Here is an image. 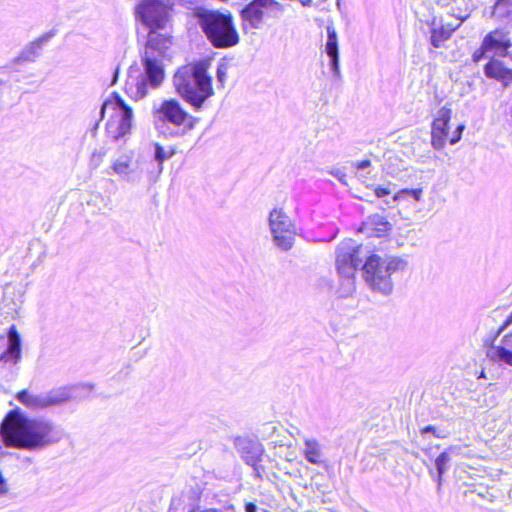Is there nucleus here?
Listing matches in <instances>:
<instances>
[{
  "mask_svg": "<svg viewBox=\"0 0 512 512\" xmlns=\"http://www.w3.org/2000/svg\"><path fill=\"white\" fill-rule=\"evenodd\" d=\"M173 0H139L134 8L135 19L149 29L142 55L144 73L130 71L125 90L129 97L141 100L164 79L162 60L172 45L169 35L160 33L173 20Z\"/></svg>",
  "mask_w": 512,
  "mask_h": 512,
  "instance_id": "f257e3e1",
  "label": "nucleus"
},
{
  "mask_svg": "<svg viewBox=\"0 0 512 512\" xmlns=\"http://www.w3.org/2000/svg\"><path fill=\"white\" fill-rule=\"evenodd\" d=\"M63 429L44 416H30L20 408L10 410L0 423V438L7 448L41 451L58 444Z\"/></svg>",
  "mask_w": 512,
  "mask_h": 512,
  "instance_id": "f03ea898",
  "label": "nucleus"
},
{
  "mask_svg": "<svg viewBox=\"0 0 512 512\" xmlns=\"http://www.w3.org/2000/svg\"><path fill=\"white\" fill-rule=\"evenodd\" d=\"M209 60H200L180 67L173 83L177 93L196 110L213 95L212 78L208 75Z\"/></svg>",
  "mask_w": 512,
  "mask_h": 512,
  "instance_id": "7ed1b4c3",
  "label": "nucleus"
},
{
  "mask_svg": "<svg viewBox=\"0 0 512 512\" xmlns=\"http://www.w3.org/2000/svg\"><path fill=\"white\" fill-rule=\"evenodd\" d=\"M407 266L408 261L404 257L372 254L362 265V276L374 293L388 296L394 289L393 274L404 272Z\"/></svg>",
  "mask_w": 512,
  "mask_h": 512,
  "instance_id": "20e7f679",
  "label": "nucleus"
},
{
  "mask_svg": "<svg viewBox=\"0 0 512 512\" xmlns=\"http://www.w3.org/2000/svg\"><path fill=\"white\" fill-rule=\"evenodd\" d=\"M198 23L208 40L217 48H227L239 42L231 15L199 8L195 12Z\"/></svg>",
  "mask_w": 512,
  "mask_h": 512,
  "instance_id": "39448f33",
  "label": "nucleus"
},
{
  "mask_svg": "<svg viewBox=\"0 0 512 512\" xmlns=\"http://www.w3.org/2000/svg\"><path fill=\"white\" fill-rule=\"evenodd\" d=\"M154 117L157 129L163 135L173 138L187 135L198 122V119L186 112L175 99L163 101L155 111Z\"/></svg>",
  "mask_w": 512,
  "mask_h": 512,
  "instance_id": "423d86ee",
  "label": "nucleus"
},
{
  "mask_svg": "<svg viewBox=\"0 0 512 512\" xmlns=\"http://www.w3.org/2000/svg\"><path fill=\"white\" fill-rule=\"evenodd\" d=\"M361 249V245L351 239L341 242L337 248L336 265L340 276L338 293L342 297H349L356 290L355 271L362 263L359 257Z\"/></svg>",
  "mask_w": 512,
  "mask_h": 512,
  "instance_id": "0eeeda50",
  "label": "nucleus"
},
{
  "mask_svg": "<svg viewBox=\"0 0 512 512\" xmlns=\"http://www.w3.org/2000/svg\"><path fill=\"white\" fill-rule=\"evenodd\" d=\"M106 113L109 114L106 131L111 139L118 141L130 134L133 126V111L119 95L113 94L102 104L101 118Z\"/></svg>",
  "mask_w": 512,
  "mask_h": 512,
  "instance_id": "6e6552de",
  "label": "nucleus"
},
{
  "mask_svg": "<svg viewBox=\"0 0 512 512\" xmlns=\"http://www.w3.org/2000/svg\"><path fill=\"white\" fill-rule=\"evenodd\" d=\"M285 5L276 0H252L242 11L244 29H262L269 19H280Z\"/></svg>",
  "mask_w": 512,
  "mask_h": 512,
  "instance_id": "1a4fd4ad",
  "label": "nucleus"
},
{
  "mask_svg": "<svg viewBox=\"0 0 512 512\" xmlns=\"http://www.w3.org/2000/svg\"><path fill=\"white\" fill-rule=\"evenodd\" d=\"M274 245L282 251L290 250L295 241L296 226L281 208H274L268 217Z\"/></svg>",
  "mask_w": 512,
  "mask_h": 512,
  "instance_id": "9d476101",
  "label": "nucleus"
},
{
  "mask_svg": "<svg viewBox=\"0 0 512 512\" xmlns=\"http://www.w3.org/2000/svg\"><path fill=\"white\" fill-rule=\"evenodd\" d=\"M146 160L143 157L134 158L132 151L119 155L111 165L114 174L128 183L137 184L146 177Z\"/></svg>",
  "mask_w": 512,
  "mask_h": 512,
  "instance_id": "9b49d317",
  "label": "nucleus"
},
{
  "mask_svg": "<svg viewBox=\"0 0 512 512\" xmlns=\"http://www.w3.org/2000/svg\"><path fill=\"white\" fill-rule=\"evenodd\" d=\"M16 399L30 410H42L66 402L69 399V394L65 390L40 394L22 390L17 393Z\"/></svg>",
  "mask_w": 512,
  "mask_h": 512,
  "instance_id": "f8f14e48",
  "label": "nucleus"
},
{
  "mask_svg": "<svg viewBox=\"0 0 512 512\" xmlns=\"http://www.w3.org/2000/svg\"><path fill=\"white\" fill-rule=\"evenodd\" d=\"M234 445L244 462L252 466L256 474L259 475L260 471L263 470L262 467L258 466L264 452L262 444L248 437H237Z\"/></svg>",
  "mask_w": 512,
  "mask_h": 512,
  "instance_id": "ddd939ff",
  "label": "nucleus"
},
{
  "mask_svg": "<svg viewBox=\"0 0 512 512\" xmlns=\"http://www.w3.org/2000/svg\"><path fill=\"white\" fill-rule=\"evenodd\" d=\"M451 115L450 108L442 107L438 110L437 116L432 122L431 145L436 150H442L446 145Z\"/></svg>",
  "mask_w": 512,
  "mask_h": 512,
  "instance_id": "4468645a",
  "label": "nucleus"
},
{
  "mask_svg": "<svg viewBox=\"0 0 512 512\" xmlns=\"http://www.w3.org/2000/svg\"><path fill=\"white\" fill-rule=\"evenodd\" d=\"M174 155V151L166 150L159 143L153 144V154L151 159H145L146 178L149 182H156L163 172V163Z\"/></svg>",
  "mask_w": 512,
  "mask_h": 512,
  "instance_id": "2eb2a0df",
  "label": "nucleus"
},
{
  "mask_svg": "<svg viewBox=\"0 0 512 512\" xmlns=\"http://www.w3.org/2000/svg\"><path fill=\"white\" fill-rule=\"evenodd\" d=\"M512 46L508 33L496 29L488 33L482 43L481 49L483 53L493 52L494 54L505 57L508 49Z\"/></svg>",
  "mask_w": 512,
  "mask_h": 512,
  "instance_id": "dca6fc26",
  "label": "nucleus"
},
{
  "mask_svg": "<svg viewBox=\"0 0 512 512\" xmlns=\"http://www.w3.org/2000/svg\"><path fill=\"white\" fill-rule=\"evenodd\" d=\"M487 357L499 366L512 367V333L502 337L498 344H493L487 351Z\"/></svg>",
  "mask_w": 512,
  "mask_h": 512,
  "instance_id": "f3484780",
  "label": "nucleus"
},
{
  "mask_svg": "<svg viewBox=\"0 0 512 512\" xmlns=\"http://www.w3.org/2000/svg\"><path fill=\"white\" fill-rule=\"evenodd\" d=\"M22 340L16 326L12 325L7 333V348L0 355V361L17 364L21 360Z\"/></svg>",
  "mask_w": 512,
  "mask_h": 512,
  "instance_id": "a211bd4d",
  "label": "nucleus"
},
{
  "mask_svg": "<svg viewBox=\"0 0 512 512\" xmlns=\"http://www.w3.org/2000/svg\"><path fill=\"white\" fill-rule=\"evenodd\" d=\"M327 41L325 45V52L330 58V69L333 76L337 79L341 78L340 60H339V46L338 36L335 28L332 25L326 27Z\"/></svg>",
  "mask_w": 512,
  "mask_h": 512,
  "instance_id": "6ab92c4d",
  "label": "nucleus"
},
{
  "mask_svg": "<svg viewBox=\"0 0 512 512\" xmlns=\"http://www.w3.org/2000/svg\"><path fill=\"white\" fill-rule=\"evenodd\" d=\"M55 34L56 32L51 30L30 43L23 49L20 55L13 60V65L35 61L36 58L39 57L43 45L48 43Z\"/></svg>",
  "mask_w": 512,
  "mask_h": 512,
  "instance_id": "aec40b11",
  "label": "nucleus"
},
{
  "mask_svg": "<svg viewBox=\"0 0 512 512\" xmlns=\"http://www.w3.org/2000/svg\"><path fill=\"white\" fill-rule=\"evenodd\" d=\"M301 452L310 464L321 466L326 463L323 445L314 437H305L303 439Z\"/></svg>",
  "mask_w": 512,
  "mask_h": 512,
  "instance_id": "412c9836",
  "label": "nucleus"
},
{
  "mask_svg": "<svg viewBox=\"0 0 512 512\" xmlns=\"http://www.w3.org/2000/svg\"><path fill=\"white\" fill-rule=\"evenodd\" d=\"M390 230V224L381 215H373L365 221L361 227V231L368 237H381Z\"/></svg>",
  "mask_w": 512,
  "mask_h": 512,
  "instance_id": "4be33fe9",
  "label": "nucleus"
},
{
  "mask_svg": "<svg viewBox=\"0 0 512 512\" xmlns=\"http://www.w3.org/2000/svg\"><path fill=\"white\" fill-rule=\"evenodd\" d=\"M484 73L488 78L498 80L505 85L512 82V69L505 67L502 61L496 59L485 65Z\"/></svg>",
  "mask_w": 512,
  "mask_h": 512,
  "instance_id": "5701e85b",
  "label": "nucleus"
},
{
  "mask_svg": "<svg viewBox=\"0 0 512 512\" xmlns=\"http://www.w3.org/2000/svg\"><path fill=\"white\" fill-rule=\"evenodd\" d=\"M458 450L457 447L451 446L447 451L442 452L435 460V466L437 469V482L438 485H441L442 476L445 472L448 471L450 466L451 457L450 454L456 452Z\"/></svg>",
  "mask_w": 512,
  "mask_h": 512,
  "instance_id": "b1692460",
  "label": "nucleus"
},
{
  "mask_svg": "<svg viewBox=\"0 0 512 512\" xmlns=\"http://www.w3.org/2000/svg\"><path fill=\"white\" fill-rule=\"evenodd\" d=\"M456 27H444L433 28L431 32V44L435 48H440L443 43L448 40L455 30Z\"/></svg>",
  "mask_w": 512,
  "mask_h": 512,
  "instance_id": "393cba45",
  "label": "nucleus"
},
{
  "mask_svg": "<svg viewBox=\"0 0 512 512\" xmlns=\"http://www.w3.org/2000/svg\"><path fill=\"white\" fill-rule=\"evenodd\" d=\"M426 433H432L436 438H446L448 437V433L444 430H438L434 426H426L423 429H421V434L424 435Z\"/></svg>",
  "mask_w": 512,
  "mask_h": 512,
  "instance_id": "a878e982",
  "label": "nucleus"
},
{
  "mask_svg": "<svg viewBox=\"0 0 512 512\" xmlns=\"http://www.w3.org/2000/svg\"><path fill=\"white\" fill-rule=\"evenodd\" d=\"M227 65L222 63V64H219L218 67H217V71H216V77H217V81L223 86L224 85V82L227 78Z\"/></svg>",
  "mask_w": 512,
  "mask_h": 512,
  "instance_id": "bb28decb",
  "label": "nucleus"
},
{
  "mask_svg": "<svg viewBox=\"0 0 512 512\" xmlns=\"http://www.w3.org/2000/svg\"><path fill=\"white\" fill-rule=\"evenodd\" d=\"M465 129V125L464 124H460L456 130L453 132V135L452 137L450 138V144L454 145L456 144L457 142L460 141L461 137H462V133Z\"/></svg>",
  "mask_w": 512,
  "mask_h": 512,
  "instance_id": "cd10ccee",
  "label": "nucleus"
},
{
  "mask_svg": "<svg viewBox=\"0 0 512 512\" xmlns=\"http://www.w3.org/2000/svg\"><path fill=\"white\" fill-rule=\"evenodd\" d=\"M329 173L338 179L342 184L348 185L347 176L341 169H331Z\"/></svg>",
  "mask_w": 512,
  "mask_h": 512,
  "instance_id": "c85d7f7f",
  "label": "nucleus"
},
{
  "mask_svg": "<svg viewBox=\"0 0 512 512\" xmlns=\"http://www.w3.org/2000/svg\"><path fill=\"white\" fill-rule=\"evenodd\" d=\"M105 156V151L103 150H95L93 153H92V156H91V162L95 165V166H98L103 158Z\"/></svg>",
  "mask_w": 512,
  "mask_h": 512,
  "instance_id": "c756f323",
  "label": "nucleus"
},
{
  "mask_svg": "<svg viewBox=\"0 0 512 512\" xmlns=\"http://www.w3.org/2000/svg\"><path fill=\"white\" fill-rule=\"evenodd\" d=\"M400 194H409L411 195L416 201H420L422 197V189H404L400 192Z\"/></svg>",
  "mask_w": 512,
  "mask_h": 512,
  "instance_id": "7c9ffc66",
  "label": "nucleus"
},
{
  "mask_svg": "<svg viewBox=\"0 0 512 512\" xmlns=\"http://www.w3.org/2000/svg\"><path fill=\"white\" fill-rule=\"evenodd\" d=\"M371 162L370 160H363L357 164V170H358V176L364 177V174L362 173L365 169H367L370 166Z\"/></svg>",
  "mask_w": 512,
  "mask_h": 512,
  "instance_id": "2f4dec72",
  "label": "nucleus"
},
{
  "mask_svg": "<svg viewBox=\"0 0 512 512\" xmlns=\"http://www.w3.org/2000/svg\"><path fill=\"white\" fill-rule=\"evenodd\" d=\"M506 0H497L493 7V15H496L498 17H502L504 14L500 13L501 7L505 4Z\"/></svg>",
  "mask_w": 512,
  "mask_h": 512,
  "instance_id": "473e14b6",
  "label": "nucleus"
},
{
  "mask_svg": "<svg viewBox=\"0 0 512 512\" xmlns=\"http://www.w3.org/2000/svg\"><path fill=\"white\" fill-rule=\"evenodd\" d=\"M391 193V191L387 187H377L375 188V194L378 198H382Z\"/></svg>",
  "mask_w": 512,
  "mask_h": 512,
  "instance_id": "72a5a7b5",
  "label": "nucleus"
},
{
  "mask_svg": "<svg viewBox=\"0 0 512 512\" xmlns=\"http://www.w3.org/2000/svg\"><path fill=\"white\" fill-rule=\"evenodd\" d=\"M189 512H234V510L232 507H227V508H224L223 510L211 508V509H205L202 511H196L195 509H192Z\"/></svg>",
  "mask_w": 512,
  "mask_h": 512,
  "instance_id": "f704fd0d",
  "label": "nucleus"
},
{
  "mask_svg": "<svg viewBox=\"0 0 512 512\" xmlns=\"http://www.w3.org/2000/svg\"><path fill=\"white\" fill-rule=\"evenodd\" d=\"M511 325H512V312L507 317V319L505 320L504 324L501 326V328L499 330V333H501L503 330H505L506 328H508Z\"/></svg>",
  "mask_w": 512,
  "mask_h": 512,
  "instance_id": "c9c22d12",
  "label": "nucleus"
},
{
  "mask_svg": "<svg viewBox=\"0 0 512 512\" xmlns=\"http://www.w3.org/2000/svg\"><path fill=\"white\" fill-rule=\"evenodd\" d=\"M256 510H257V507L253 503H247L246 506H245V511L246 512H256Z\"/></svg>",
  "mask_w": 512,
  "mask_h": 512,
  "instance_id": "e433bc0d",
  "label": "nucleus"
},
{
  "mask_svg": "<svg viewBox=\"0 0 512 512\" xmlns=\"http://www.w3.org/2000/svg\"><path fill=\"white\" fill-rule=\"evenodd\" d=\"M482 54H484L482 51H481V54H478L477 52H475L474 55H473L474 61H476V62L479 61L481 56H482Z\"/></svg>",
  "mask_w": 512,
  "mask_h": 512,
  "instance_id": "4c0bfd02",
  "label": "nucleus"
},
{
  "mask_svg": "<svg viewBox=\"0 0 512 512\" xmlns=\"http://www.w3.org/2000/svg\"><path fill=\"white\" fill-rule=\"evenodd\" d=\"M199 498V493L194 492L193 500L196 501Z\"/></svg>",
  "mask_w": 512,
  "mask_h": 512,
  "instance_id": "58836bf2",
  "label": "nucleus"
},
{
  "mask_svg": "<svg viewBox=\"0 0 512 512\" xmlns=\"http://www.w3.org/2000/svg\"><path fill=\"white\" fill-rule=\"evenodd\" d=\"M176 501H177L176 499H173L172 500V504L175 505V506H180V503H177Z\"/></svg>",
  "mask_w": 512,
  "mask_h": 512,
  "instance_id": "ea45409f",
  "label": "nucleus"
}]
</instances>
